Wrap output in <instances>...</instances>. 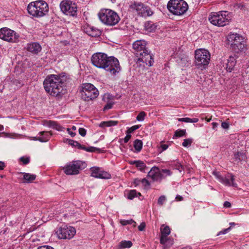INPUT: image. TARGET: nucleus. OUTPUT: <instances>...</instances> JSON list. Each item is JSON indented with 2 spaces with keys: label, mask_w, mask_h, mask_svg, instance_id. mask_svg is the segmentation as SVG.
<instances>
[{
  "label": "nucleus",
  "mask_w": 249,
  "mask_h": 249,
  "mask_svg": "<svg viewBox=\"0 0 249 249\" xmlns=\"http://www.w3.org/2000/svg\"><path fill=\"white\" fill-rule=\"evenodd\" d=\"M91 60L94 66L104 69L112 75H116L121 70L118 60L114 56H108L105 53H94Z\"/></svg>",
  "instance_id": "obj_1"
},
{
  "label": "nucleus",
  "mask_w": 249,
  "mask_h": 249,
  "mask_svg": "<svg viewBox=\"0 0 249 249\" xmlns=\"http://www.w3.org/2000/svg\"><path fill=\"white\" fill-rule=\"evenodd\" d=\"M66 77L63 74H50L43 82L45 90L51 95L61 97L65 92L64 84Z\"/></svg>",
  "instance_id": "obj_2"
},
{
  "label": "nucleus",
  "mask_w": 249,
  "mask_h": 249,
  "mask_svg": "<svg viewBox=\"0 0 249 249\" xmlns=\"http://www.w3.org/2000/svg\"><path fill=\"white\" fill-rule=\"evenodd\" d=\"M146 45L144 40H138L133 43V49L138 57L137 62H142L149 67L152 65L154 59Z\"/></svg>",
  "instance_id": "obj_3"
},
{
  "label": "nucleus",
  "mask_w": 249,
  "mask_h": 249,
  "mask_svg": "<svg viewBox=\"0 0 249 249\" xmlns=\"http://www.w3.org/2000/svg\"><path fill=\"white\" fill-rule=\"evenodd\" d=\"M28 13L33 17L40 18L48 13L49 6L43 0H37L31 2L27 6Z\"/></svg>",
  "instance_id": "obj_4"
},
{
  "label": "nucleus",
  "mask_w": 249,
  "mask_h": 249,
  "mask_svg": "<svg viewBox=\"0 0 249 249\" xmlns=\"http://www.w3.org/2000/svg\"><path fill=\"white\" fill-rule=\"evenodd\" d=\"M98 16L103 23L110 26L115 25L120 20V17L116 12L108 9L101 10Z\"/></svg>",
  "instance_id": "obj_5"
},
{
  "label": "nucleus",
  "mask_w": 249,
  "mask_h": 249,
  "mask_svg": "<svg viewBox=\"0 0 249 249\" xmlns=\"http://www.w3.org/2000/svg\"><path fill=\"white\" fill-rule=\"evenodd\" d=\"M168 10L174 15H183L188 9V5L183 0H170L167 3Z\"/></svg>",
  "instance_id": "obj_6"
},
{
  "label": "nucleus",
  "mask_w": 249,
  "mask_h": 249,
  "mask_svg": "<svg viewBox=\"0 0 249 249\" xmlns=\"http://www.w3.org/2000/svg\"><path fill=\"white\" fill-rule=\"evenodd\" d=\"M230 20V17L227 11L212 13L209 17L210 22L217 26H224L228 24Z\"/></svg>",
  "instance_id": "obj_7"
},
{
  "label": "nucleus",
  "mask_w": 249,
  "mask_h": 249,
  "mask_svg": "<svg viewBox=\"0 0 249 249\" xmlns=\"http://www.w3.org/2000/svg\"><path fill=\"white\" fill-rule=\"evenodd\" d=\"M210 60V54L206 50L199 49L195 51V65L201 70L205 69Z\"/></svg>",
  "instance_id": "obj_8"
},
{
  "label": "nucleus",
  "mask_w": 249,
  "mask_h": 249,
  "mask_svg": "<svg viewBox=\"0 0 249 249\" xmlns=\"http://www.w3.org/2000/svg\"><path fill=\"white\" fill-rule=\"evenodd\" d=\"M98 95V90L92 84L87 83L82 85L81 97L83 100L85 101L92 100L96 98Z\"/></svg>",
  "instance_id": "obj_9"
},
{
  "label": "nucleus",
  "mask_w": 249,
  "mask_h": 249,
  "mask_svg": "<svg viewBox=\"0 0 249 249\" xmlns=\"http://www.w3.org/2000/svg\"><path fill=\"white\" fill-rule=\"evenodd\" d=\"M228 43L231 48L236 53L244 50L245 44L243 42V38L237 34H230L227 37Z\"/></svg>",
  "instance_id": "obj_10"
},
{
  "label": "nucleus",
  "mask_w": 249,
  "mask_h": 249,
  "mask_svg": "<svg viewBox=\"0 0 249 249\" xmlns=\"http://www.w3.org/2000/svg\"><path fill=\"white\" fill-rule=\"evenodd\" d=\"M19 36L14 31L7 27L0 29V38L10 42H18Z\"/></svg>",
  "instance_id": "obj_11"
},
{
  "label": "nucleus",
  "mask_w": 249,
  "mask_h": 249,
  "mask_svg": "<svg viewBox=\"0 0 249 249\" xmlns=\"http://www.w3.org/2000/svg\"><path fill=\"white\" fill-rule=\"evenodd\" d=\"M60 7L61 11L67 16L74 17L77 15V5L71 1H62L60 4Z\"/></svg>",
  "instance_id": "obj_12"
},
{
  "label": "nucleus",
  "mask_w": 249,
  "mask_h": 249,
  "mask_svg": "<svg viewBox=\"0 0 249 249\" xmlns=\"http://www.w3.org/2000/svg\"><path fill=\"white\" fill-rule=\"evenodd\" d=\"M85 163L80 160L73 161L68 163L64 167V172L67 175H77L79 170L84 168Z\"/></svg>",
  "instance_id": "obj_13"
},
{
  "label": "nucleus",
  "mask_w": 249,
  "mask_h": 249,
  "mask_svg": "<svg viewBox=\"0 0 249 249\" xmlns=\"http://www.w3.org/2000/svg\"><path fill=\"white\" fill-rule=\"evenodd\" d=\"M75 233L76 231L73 227L67 225H62L56 232L58 237L61 239H70Z\"/></svg>",
  "instance_id": "obj_14"
},
{
  "label": "nucleus",
  "mask_w": 249,
  "mask_h": 249,
  "mask_svg": "<svg viewBox=\"0 0 249 249\" xmlns=\"http://www.w3.org/2000/svg\"><path fill=\"white\" fill-rule=\"evenodd\" d=\"M131 8L133 9L138 15L142 17H147L151 16L153 12L150 8L147 6H144L142 3H135L131 6Z\"/></svg>",
  "instance_id": "obj_15"
},
{
  "label": "nucleus",
  "mask_w": 249,
  "mask_h": 249,
  "mask_svg": "<svg viewBox=\"0 0 249 249\" xmlns=\"http://www.w3.org/2000/svg\"><path fill=\"white\" fill-rule=\"evenodd\" d=\"M91 176L95 178L101 179H109L111 175L107 172L103 170L98 167H92L90 168Z\"/></svg>",
  "instance_id": "obj_16"
},
{
  "label": "nucleus",
  "mask_w": 249,
  "mask_h": 249,
  "mask_svg": "<svg viewBox=\"0 0 249 249\" xmlns=\"http://www.w3.org/2000/svg\"><path fill=\"white\" fill-rule=\"evenodd\" d=\"M213 174L219 179V180L223 184L228 185L237 187V184L234 183V176L231 174H228L225 177L221 176L219 172L213 171Z\"/></svg>",
  "instance_id": "obj_17"
},
{
  "label": "nucleus",
  "mask_w": 249,
  "mask_h": 249,
  "mask_svg": "<svg viewBox=\"0 0 249 249\" xmlns=\"http://www.w3.org/2000/svg\"><path fill=\"white\" fill-rule=\"evenodd\" d=\"M147 176L150 178L153 181L161 180L166 178V176L163 175L162 172H160L159 168L153 167L148 172Z\"/></svg>",
  "instance_id": "obj_18"
},
{
  "label": "nucleus",
  "mask_w": 249,
  "mask_h": 249,
  "mask_svg": "<svg viewBox=\"0 0 249 249\" xmlns=\"http://www.w3.org/2000/svg\"><path fill=\"white\" fill-rule=\"evenodd\" d=\"M26 49L33 53L37 54L41 51V47L37 42H31L27 44Z\"/></svg>",
  "instance_id": "obj_19"
},
{
  "label": "nucleus",
  "mask_w": 249,
  "mask_h": 249,
  "mask_svg": "<svg viewBox=\"0 0 249 249\" xmlns=\"http://www.w3.org/2000/svg\"><path fill=\"white\" fill-rule=\"evenodd\" d=\"M39 134L41 135V137H34V140L36 141H39L42 142L48 141L51 136V134L48 131L40 132Z\"/></svg>",
  "instance_id": "obj_20"
},
{
  "label": "nucleus",
  "mask_w": 249,
  "mask_h": 249,
  "mask_svg": "<svg viewBox=\"0 0 249 249\" xmlns=\"http://www.w3.org/2000/svg\"><path fill=\"white\" fill-rule=\"evenodd\" d=\"M235 55L230 56L228 59V62L226 65V70L229 72H231L234 67L236 64Z\"/></svg>",
  "instance_id": "obj_21"
},
{
  "label": "nucleus",
  "mask_w": 249,
  "mask_h": 249,
  "mask_svg": "<svg viewBox=\"0 0 249 249\" xmlns=\"http://www.w3.org/2000/svg\"><path fill=\"white\" fill-rule=\"evenodd\" d=\"M86 32L89 36L93 37L99 36L101 34L99 30L93 27L87 28Z\"/></svg>",
  "instance_id": "obj_22"
},
{
  "label": "nucleus",
  "mask_w": 249,
  "mask_h": 249,
  "mask_svg": "<svg viewBox=\"0 0 249 249\" xmlns=\"http://www.w3.org/2000/svg\"><path fill=\"white\" fill-rule=\"evenodd\" d=\"M23 179L24 183L32 182L36 178V175L27 173H23Z\"/></svg>",
  "instance_id": "obj_23"
},
{
  "label": "nucleus",
  "mask_w": 249,
  "mask_h": 249,
  "mask_svg": "<svg viewBox=\"0 0 249 249\" xmlns=\"http://www.w3.org/2000/svg\"><path fill=\"white\" fill-rule=\"evenodd\" d=\"M77 148L79 149H83L88 152H95L99 150V148L94 147H86V146L81 145L79 143Z\"/></svg>",
  "instance_id": "obj_24"
},
{
  "label": "nucleus",
  "mask_w": 249,
  "mask_h": 249,
  "mask_svg": "<svg viewBox=\"0 0 249 249\" xmlns=\"http://www.w3.org/2000/svg\"><path fill=\"white\" fill-rule=\"evenodd\" d=\"M146 30L149 32H153L156 28V26L152 22L148 21L145 23Z\"/></svg>",
  "instance_id": "obj_25"
},
{
  "label": "nucleus",
  "mask_w": 249,
  "mask_h": 249,
  "mask_svg": "<svg viewBox=\"0 0 249 249\" xmlns=\"http://www.w3.org/2000/svg\"><path fill=\"white\" fill-rule=\"evenodd\" d=\"M118 124L117 121H109L107 122H102L99 124V126L101 127H104L106 126H114Z\"/></svg>",
  "instance_id": "obj_26"
},
{
  "label": "nucleus",
  "mask_w": 249,
  "mask_h": 249,
  "mask_svg": "<svg viewBox=\"0 0 249 249\" xmlns=\"http://www.w3.org/2000/svg\"><path fill=\"white\" fill-rule=\"evenodd\" d=\"M134 147L137 152H140L142 147V141L138 139L135 140L134 142Z\"/></svg>",
  "instance_id": "obj_27"
},
{
  "label": "nucleus",
  "mask_w": 249,
  "mask_h": 249,
  "mask_svg": "<svg viewBox=\"0 0 249 249\" xmlns=\"http://www.w3.org/2000/svg\"><path fill=\"white\" fill-rule=\"evenodd\" d=\"M132 246V243L130 241H122L119 243L120 249L129 248Z\"/></svg>",
  "instance_id": "obj_28"
},
{
  "label": "nucleus",
  "mask_w": 249,
  "mask_h": 249,
  "mask_svg": "<svg viewBox=\"0 0 249 249\" xmlns=\"http://www.w3.org/2000/svg\"><path fill=\"white\" fill-rule=\"evenodd\" d=\"M141 196V193H138L135 190H131L129 192L128 194L127 198L129 199L132 200L135 197Z\"/></svg>",
  "instance_id": "obj_29"
},
{
  "label": "nucleus",
  "mask_w": 249,
  "mask_h": 249,
  "mask_svg": "<svg viewBox=\"0 0 249 249\" xmlns=\"http://www.w3.org/2000/svg\"><path fill=\"white\" fill-rule=\"evenodd\" d=\"M246 158L245 154L243 152H237L234 154V159L235 161H240Z\"/></svg>",
  "instance_id": "obj_30"
},
{
  "label": "nucleus",
  "mask_w": 249,
  "mask_h": 249,
  "mask_svg": "<svg viewBox=\"0 0 249 249\" xmlns=\"http://www.w3.org/2000/svg\"><path fill=\"white\" fill-rule=\"evenodd\" d=\"M178 121L179 122H184L185 123H197L198 121L197 118H178Z\"/></svg>",
  "instance_id": "obj_31"
},
{
  "label": "nucleus",
  "mask_w": 249,
  "mask_h": 249,
  "mask_svg": "<svg viewBox=\"0 0 249 249\" xmlns=\"http://www.w3.org/2000/svg\"><path fill=\"white\" fill-rule=\"evenodd\" d=\"M185 134L186 130L185 129H178L176 131L173 138L182 137L185 135Z\"/></svg>",
  "instance_id": "obj_32"
},
{
  "label": "nucleus",
  "mask_w": 249,
  "mask_h": 249,
  "mask_svg": "<svg viewBox=\"0 0 249 249\" xmlns=\"http://www.w3.org/2000/svg\"><path fill=\"white\" fill-rule=\"evenodd\" d=\"M137 165L136 167L139 168V170L142 172L145 171V169L146 168V166L145 164L144 163V162L141 160H138V162H137Z\"/></svg>",
  "instance_id": "obj_33"
},
{
  "label": "nucleus",
  "mask_w": 249,
  "mask_h": 249,
  "mask_svg": "<svg viewBox=\"0 0 249 249\" xmlns=\"http://www.w3.org/2000/svg\"><path fill=\"white\" fill-rule=\"evenodd\" d=\"M161 232V235H162L164 236H167L170 233V229L169 226H165L164 228L162 229H160Z\"/></svg>",
  "instance_id": "obj_34"
},
{
  "label": "nucleus",
  "mask_w": 249,
  "mask_h": 249,
  "mask_svg": "<svg viewBox=\"0 0 249 249\" xmlns=\"http://www.w3.org/2000/svg\"><path fill=\"white\" fill-rule=\"evenodd\" d=\"M146 113L144 111H141L139 113L136 117V119L138 121H142L144 120Z\"/></svg>",
  "instance_id": "obj_35"
},
{
  "label": "nucleus",
  "mask_w": 249,
  "mask_h": 249,
  "mask_svg": "<svg viewBox=\"0 0 249 249\" xmlns=\"http://www.w3.org/2000/svg\"><path fill=\"white\" fill-rule=\"evenodd\" d=\"M166 200V196L164 195L160 196L158 200V204L162 206Z\"/></svg>",
  "instance_id": "obj_36"
},
{
  "label": "nucleus",
  "mask_w": 249,
  "mask_h": 249,
  "mask_svg": "<svg viewBox=\"0 0 249 249\" xmlns=\"http://www.w3.org/2000/svg\"><path fill=\"white\" fill-rule=\"evenodd\" d=\"M121 223L123 225H126L128 224H134V226H135V224H136V222L132 219L127 220H122V221H121Z\"/></svg>",
  "instance_id": "obj_37"
},
{
  "label": "nucleus",
  "mask_w": 249,
  "mask_h": 249,
  "mask_svg": "<svg viewBox=\"0 0 249 249\" xmlns=\"http://www.w3.org/2000/svg\"><path fill=\"white\" fill-rule=\"evenodd\" d=\"M140 126V125H133L132 127H131L129 128H128V130L126 131V133H129V134H130V133H132L133 132H134L136 130H137L138 128H139Z\"/></svg>",
  "instance_id": "obj_38"
},
{
  "label": "nucleus",
  "mask_w": 249,
  "mask_h": 249,
  "mask_svg": "<svg viewBox=\"0 0 249 249\" xmlns=\"http://www.w3.org/2000/svg\"><path fill=\"white\" fill-rule=\"evenodd\" d=\"M192 142L193 140L192 139H184L182 142V146L184 147H187L189 145H190Z\"/></svg>",
  "instance_id": "obj_39"
},
{
  "label": "nucleus",
  "mask_w": 249,
  "mask_h": 249,
  "mask_svg": "<svg viewBox=\"0 0 249 249\" xmlns=\"http://www.w3.org/2000/svg\"><path fill=\"white\" fill-rule=\"evenodd\" d=\"M160 172H162V174L163 175L166 176V177L167 176H170L172 174V172L170 170L166 169H161L160 170Z\"/></svg>",
  "instance_id": "obj_40"
},
{
  "label": "nucleus",
  "mask_w": 249,
  "mask_h": 249,
  "mask_svg": "<svg viewBox=\"0 0 249 249\" xmlns=\"http://www.w3.org/2000/svg\"><path fill=\"white\" fill-rule=\"evenodd\" d=\"M131 137V134H130L129 133H126V135L125 137V138L123 139L120 140V142L121 143L122 142H124V143H127L129 141V140H130Z\"/></svg>",
  "instance_id": "obj_41"
},
{
  "label": "nucleus",
  "mask_w": 249,
  "mask_h": 249,
  "mask_svg": "<svg viewBox=\"0 0 249 249\" xmlns=\"http://www.w3.org/2000/svg\"><path fill=\"white\" fill-rule=\"evenodd\" d=\"M68 143L70 145L72 146L73 147H78V145L79 144V142H76V141H74L72 140H68Z\"/></svg>",
  "instance_id": "obj_42"
},
{
  "label": "nucleus",
  "mask_w": 249,
  "mask_h": 249,
  "mask_svg": "<svg viewBox=\"0 0 249 249\" xmlns=\"http://www.w3.org/2000/svg\"><path fill=\"white\" fill-rule=\"evenodd\" d=\"M20 160L21 161H22L23 163V164H27L30 161V158L28 157L25 158L24 157H22L20 158Z\"/></svg>",
  "instance_id": "obj_43"
},
{
  "label": "nucleus",
  "mask_w": 249,
  "mask_h": 249,
  "mask_svg": "<svg viewBox=\"0 0 249 249\" xmlns=\"http://www.w3.org/2000/svg\"><path fill=\"white\" fill-rule=\"evenodd\" d=\"M141 182L145 187H147L150 186L149 182L146 178L142 179L141 180Z\"/></svg>",
  "instance_id": "obj_44"
},
{
  "label": "nucleus",
  "mask_w": 249,
  "mask_h": 249,
  "mask_svg": "<svg viewBox=\"0 0 249 249\" xmlns=\"http://www.w3.org/2000/svg\"><path fill=\"white\" fill-rule=\"evenodd\" d=\"M231 230V227H229L228 228L225 229L223 230V231H219L217 233V235L218 236L221 234H226L228 232H229Z\"/></svg>",
  "instance_id": "obj_45"
},
{
  "label": "nucleus",
  "mask_w": 249,
  "mask_h": 249,
  "mask_svg": "<svg viewBox=\"0 0 249 249\" xmlns=\"http://www.w3.org/2000/svg\"><path fill=\"white\" fill-rule=\"evenodd\" d=\"M78 132L79 134L83 137L85 136L86 134V130L83 128H79Z\"/></svg>",
  "instance_id": "obj_46"
},
{
  "label": "nucleus",
  "mask_w": 249,
  "mask_h": 249,
  "mask_svg": "<svg viewBox=\"0 0 249 249\" xmlns=\"http://www.w3.org/2000/svg\"><path fill=\"white\" fill-rule=\"evenodd\" d=\"M113 104L111 102L107 103V104L104 107V110H107V109L111 108L112 107Z\"/></svg>",
  "instance_id": "obj_47"
},
{
  "label": "nucleus",
  "mask_w": 249,
  "mask_h": 249,
  "mask_svg": "<svg viewBox=\"0 0 249 249\" xmlns=\"http://www.w3.org/2000/svg\"><path fill=\"white\" fill-rule=\"evenodd\" d=\"M145 228V224L144 222L142 223L139 226H138V229L140 231H144V229Z\"/></svg>",
  "instance_id": "obj_48"
},
{
  "label": "nucleus",
  "mask_w": 249,
  "mask_h": 249,
  "mask_svg": "<svg viewBox=\"0 0 249 249\" xmlns=\"http://www.w3.org/2000/svg\"><path fill=\"white\" fill-rule=\"evenodd\" d=\"M37 249H54V248L50 246L44 245L39 247Z\"/></svg>",
  "instance_id": "obj_49"
},
{
  "label": "nucleus",
  "mask_w": 249,
  "mask_h": 249,
  "mask_svg": "<svg viewBox=\"0 0 249 249\" xmlns=\"http://www.w3.org/2000/svg\"><path fill=\"white\" fill-rule=\"evenodd\" d=\"M166 238H167V236H164L162 235H161V236L160 239V243L161 244H164L166 243V240H167Z\"/></svg>",
  "instance_id": "obj_50"
},
{
  "label": "nucleus",
  "mask_w": 249,
  "mask_h": 249,
  "mask_svg": "<svg viewBox=\"0 0 249 249\" xmlns=\"http://www.w3.org/2000/svg\"><path fill=\"white\" fill-rule=\"evenodd\" d=\"M221 126L224 129H228L229 127V124L226 122H222L221 124Z\"/></svg>",
  "instance_id": "obj_51"
},
{
  "label": "nucleus",
  "mask_w": 249,
  "mask_h": 249,
  "mask_svg": "<svg viewBox=\"0 0 249 249\" xmlns=\"http://www.w3.org/2000/svg\"><path fill=\"white\" fill-rule=\"evenodd\" d=\"M223 205L226 208H230L231 206V203L227 201L224 202Z\"/></svg>",
  "instance_id": "obj_52"
},
{
  "label": "nucleus",
  "mask_w": 249,
  "mask_h": 249,
  "mask_svg": "<svg viewBox=\"0 0 249 249\" xmlns=\"http://www.w3.org/2000/svg\"><path fill=\"white\" fill-rule=\"evenodd\" d=\"M161 147L162 149V151H164L168 148V145L167 144H163L161 145Z\"/></svg>",
  "instance_id": "obj_53"
},
{
  "label": "nucleus",
  "mask_w": 249,
  "mask_h": 249,
  "mask_svg": "<svg viewBox=\"0 0 249 249\" xmlns=\"http://www.w3.org/2000/svg\"><path fill=\"white\" fill-rule=\"evenodd\" d=\"M176 199L177 201H182L183 200V197L180 195H177L176 197Z\"/></svg>",
  "instance_id": "obj_54"
},
{
  "label": "nucleus",
  "mask_w": 249,
  "mask_h": 249,
  "mask_svg": "<svg viewBox=\"0 0 249 249\" xmlns=\"http://www.w3.org/2000/svg\"><path fill=\"white\" fill-rule=\"evenodd\" d=\"M238 8L241 10H245L246 8V6L244 4L240 3L238 4Z\"/></svg>",
  "instance_id": "obj_55"
},
{
  "label": "nucleus",
  "mask_w": 249,
  "mask_h": 249,
  "mask_svg": "<svg viewBox=\"0 0 249 249\" xmlns=\"http://www.w3.org/2000/svg\"><path fill=\"white\" fill-rule=\"evenodd\" d=\"M68 131L69 134L72 137H74L76 134L75 133L71 131V129L70 128H68Z\"/></svg>",
  "instance_id": "obj_56"
},
{
  "label": "nucleus",
  "mask_w": 249,
  "mask_h": 249,
  "mask_svg": "<svg viewBox=\"0 0 249 249\" xmlns=\"http://www.w3.org/2000/svg\"><path fill=\"white\" fill-rule=\"evenodd\" d=\"M212 125H213V129H215L218 126V124L216 122H213L212 123Z\"/></svg>",
  "instance_id": "obj_57"
},
{
  "label": "nucleus",
  "mask_w": 249,
  "mask_h": 249,
  "mask_svg": "<svg viewBox=\"0 0 249 249\" xmlns=\"http://www.w3.org/2000/svg\"><path fill=\"white\" fill-rule=\"evenodd\" d=\"M5 166V164L3 162L0 161V170L3 169Z\"/></svg>",
  "instance_id": "obj_58"
},
{
  "label": "nucleus",
  "mask_w": 249,
  "mask_h": 249,
  "mask_svg": "<svg viewBox=\"0 0 249 249\" xmlns=\"http://www.w3.org/2000/svg\"><path fill=\"white\" fill-rule=\"evenodd\" d=\"M56 123L53 121H50L49 125L51 126L54 127L56 125Z\"/></svg>",
  "instance_id": "obj_59"
},
{
  "label": "nucleus",
  "mask_w": 249,
  "mask_h": 249,
  "mask_svg": "<svg viewBox=\"0 0 249 249\" xmlns=\"http://www.w3.org/2000/svg\"><path fill=\"white\" fill-rule=\"evenodd\" d=\"M140 182H141V180H140L139 179H135L134 180V183L136 185H139Z\"/></svg>",
  "instance_id": "obj_60"
},
{
  "label": "nucleus",
  "mask_w": 249,
  "mask_h": 249,
  "mask_svg": "<svg viewBox=\"0 0 249 249\" xmlns=\"http://www.w3.org/2000/svg\"><path fill=\"white\" fill-rule=\"evenodd\" d=\"M4 129V126L2 124H0V137L1 136V131H3Z\"/></svg>",
  "instance_id": "obj_61"
},
{
  "label": "nucleus",
  "mask_w": 249,
  "mask_h": 249,
  "mask_svg": "<svg viewBox=\"0 0 249 249\" xmlns=\"http://www.w3.org/2000/svg\"><path fill=\"white\" fill-rule=\"evenodd\" d=\"M137 162H138V160L131 161L130 162V163L131 164H135L136 165L137 163Z\"/></svg>",
  "instance_id": "obj_62"
},
{
  "label": "nucleus",
  "mask_w": 249,
  "mask_h": 249,
  "mask_svg": "<svg viewBox=\"0 0 249 249\" xmlns=\"http://www.w3.org/2000/svg\"><path fill=\"white\" fill-rule=\"evenodd\" d=\"M181 249H192V248L190 246H187L182 248Z\"/></svg>",
  "instance_id": "obj_63"
},
{
  "label": "nucleus",
  "mask_w": 249,
  "mask_h": 249,
  "mask_svg": "<svg viewBox=\"0 0 249 249\" xmlns=\"http://www.w3.org/2000/svg\"><path fill=\"white\" fill-rule=\"evenodd\" d=\"M71 129L73 130H75L76 129V127L75 126H72Z\"/></svg>",
  "instance_id": "obj_64"
}]
</instances>
